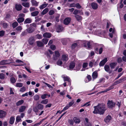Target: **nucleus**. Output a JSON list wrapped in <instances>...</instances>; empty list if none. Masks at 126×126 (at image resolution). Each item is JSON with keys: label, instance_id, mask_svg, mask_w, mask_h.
<instances>
[{"label": "nucleus", "instance_id": "f257e3e1", "mask_svg": "<svg viewBox=\"0 0 126 126\" xmlns=\"http://www.w3.org/2000/svg\"><path fill=\"white\" fill-rule=\"evenodd\" d=\"M94 110L93 112L94 114H103L106 110L105 105L103 104H99L97 106L94 107Z\"/></svg>", "mask_w": 126, "mask_h": 126}, {"label": "nucleus", "instance_id": "f03ea898", "mask_svg": "<svg viewBox=\"0 0 126 126\" xmlns=\"http://www.w3.org/2000/svg\"><path fill=\"white\" fill-rule=\"evenodd\" d=\"M108 107L110 109H112L115 107V103L112 101L109 100L107 103Z\"/></svg>", "mask_w": 126, "mask_h": 126}, {"label": "nucleus", "instance_id": "7ed1b4c3", "mask_svg": "<svg viewBox=\"0 0 126 126\" xmlns=\"http://www.w3.org/2000/svg\"><path fill=\"white\" fill-rule=\"evenodd\" d=\"M74 103V102L73 101H72L71 102H70L65 107L63 110H62V111H64L65 110L67 109L69 107L71 106Z\"/></svg>", "mask_w": 126, "mask_h": 126}, {"label": "nucleus", "instance_id": "20e7f679", "mask_svg": "<svg viewBox=\"0 0 126 126\" xmlns=\"http://www.w3.org/2000/svg\"><path fill=\"white\" fill-rule=\"evenodd\" d=\"M71 21V18L69 17L65 18L63 20V23L65 25H68L69 24Z\"/></svg>", "mask_w": 126, "mask_h": 126}, {"label": "nucleus", "instance_id": "39448f33", "mask_svg": "<svg viewBox=\"0 0 126 126\" xmlns=\"http://www.w3.org/2000/svg\"><path fill=\"white\" fill-rule=\"evenodd\" d=\"M104 69L106 72H108L110 74L112 72V70H110V67L108 65H105L104 66Z\"/></svg>", "mask_w": 126, "mask_h": 126}, {"label": "nucleus", "instance_id": "423d86ee", "mask_svg": "<svg viewBox=\"0 0 126 126\" xmlns=\"http://www.w3.org/2000/svg\"><path fill=\"white\" fill-rule=\"evenodd\" d=\"M111 119V117L109 115L107 116L104 119V121L106 123L109 122Z\"/></svg>", "mask_w": 126, "mask_h": 126}, {"label": "nucleus", "instance_id": "0eeeda50", "mask_svg": "<svg viewBox=\"0 0 126 126\" xmlns=\"http://www.w3.org/2000/svg\"><path fill=\"white\" fill-rule=\"evenodd\" d=\"M55 54L53 55V58L54 60H56L60 56V53L58 51H55Z\"/></svg>", "mask_w": 126, "mask_h": 126}, {"label": "nucleus", "instance_id": "6e6552de", "mask_svg": "<svg viewBox=\"0 0 126 126\" xmlns=\"http://www.w3.org/2000/svg\"><path fill=\"white\" fill-rule=\"evenodd\" d=\"M91 6L92 9L94 10H96L98 8L97 4L96 3L94 2H93L91 3Z\"/></svg>", "mask_w": 126, "mask_h": 126}, {"label": "nucleus", "instance_id": "1a4fd4ad", "mask_svg": "<svg viewBox=\"0 0 126 126\" xmlns=\"http://www.w3.org/2000/svg\"><path fill=\"white\" fill-rule=\"evenodd\" d=\"M107 61V58H105L104 59L101 61L99 63L100 66H103Z\"/></svg>", "mask_w": 126, "mask_h": 126}, {"label": "nucleus", "instance_id": "9d476101", "mask_svg": "<svg viewBox=\"0 0 126 126\" xmlns=\"http://www.w3.org/2000/svg\"><path fill=\"white\" fill-rule=\"evenodd\" d=\"M126 80V77L122 78L120 79L119 80H117L116 81L115 83L116 84H119L120 83L124 80Z\"/></svg>", "mask_w": 126, "mask_h": 126}, {"label": "nucleus", "instance_id": "9b49d317", "mask_svg": "<svg viewBox=\"0 0 126 126\" xmlns=\"http://www.w3.org/2000/svg\"><path fill=\"white\" fill-rule=\"evenodd\" d=\"M48 9L46 8L44 9L43 11L41 13V16H43V15L46 14L48 11Z\"/></svg>", "mask_w": 126, "mask_h": 126}, {"label": "nucleus", "instance_id": "f8f14e48", "mask_svg": "<svg viewBox=\"0 0 126 126\" xmlns=\"http://www.w3.org/2000/svg\"><path fill=\"white\" fill-rule=\"evenodd\" d=\"M6 112L2 110H0V118H2L5 116Z\"/></svg>", "mask_w": 126, "mask_h": 126}, {"label": "nucleus", "instance_id": "ddd939ff", "mask_svg": "<svg viewBox=\"0 0 126 126\" xmlns=\"http://www.w3.org/2000/svg\"><path fill=\"white\" fill-rule=\"evenodd\" d=\"M15 8L16 10L20 11L22 9V6L20 4H16L15 5Z\"/></svg>", "mask_w": 126, "mask_h": 126}, {"label": "nucleus", "instance_id": "4468645a", "mask_svg": "<svg viewBox=\"0 0 126 126\" xmlns=\"http://www.w3.org/2000/svg\"><path fill=\"white\" fill-rule=\"evenodd\" d=\"M31 2L32 6L36 7L38 5V2H37L36 0H31Z\"/></svg>", "mask_w": 126, "mask_h": 126}, {"label": "nucleus", "instance_id": "2eb2a0df", "mask_svg": "<svg viewBox=\"0 0 126 126\" xmlns=\"http://www.w3.org/2000/svg\"><path fill=\"white\" fill-rule=\"evenodd\" d=\"M29 43L31 45H32L33 44L34 42V38L33 37H30L29 39Z\"/></svg>", "mask_w": 126, "mask_h": 126}, {"label": "nucleus", "instance_id": "dca6fc26", "mask_svg": "<svg viewBox=\"0 0 126 126\" xmlns=\"http://www.w3.org/2000/svg\"><path fill=\"white\" fill-rule=\"evenodd\" d=\"M26 108V107L25 106H22L19 108V111L20 112H22L24 111Z\"/></svg>", "mask_w": 126, "mask_h": 126}, {"label": "nucleus", "instance_id": "f3484780", "mask_svg": "<svg viewBox=\"0 0 126 126\" xmlns=\"http://www.w3.org/2000/svg\"><path fill=\"white\" fill-rule=\"evenodd\" d=\"M117 63H116L113 62L110 63V66L111 69L114 68L115 66L117 65Z\"/></svg>", "mask_w": 126, "mask_h": 126}, {"label": "nucleus", "instance_id": "a211bd4d", "mask_svg": "<svg viewBox=\"0 0 126 126\" xmlns=\"http://www.w3.org/2000/svg\"><path fill=\"white\" fill-rule=\"evenodd\" d=\"M32 22V20L31 18H28L25 19V21H24V24L30 23H31Z\"/></svg>", "mask_w": 126, "mask_h": 126}, {"label": "nucleus", "instance_id": "6ab92c4d", "mask_svg": "<svg viewBox=\"0 0 126 126\" xmlns=\"http://www.w3.org/2000/svg\"><path fill=\"white\" fill-rule=\"evenodd\" d=\"M48 3H46L45 2H44V3L41 5L39 7V8L40 9H43L46 7L48 5Z\"/></svg>", "mask_w": 126, "mask_h": 126}, {"label": "nucleus", "instance_id": "aec40b11", "mask_svg": "<svg viewBox=\"0 0 126 126\" xmlns=\"http://www.w3.org/2000/svg\"><path fill=\"white\" fill-rule=\"evenodd\" d=\"M43 37L47 38H49L51 37V34L50 33L46 32L43 34Z\"/></svg>", "mask_w": 126, "mask_h": 126}, {"label": "nucleus", "instance_id": "412c9836", "mask_svg": "<svg viewBox=\"0 0 126 126\" xmlns=\"http://www.w3.org/2000/svg\"><path fill=\"white\" fill-rule=\"evenodd\" d=\"M39 13V11H36L31 13V15L32 16H34L37 15Z\"/></svg>", "mask_w": 126, "mask_h": 126}, {"label": "nucleus", "instance_id": "4be33fe9", "mask_svg": "<svg viewBox=\"0 0 126 126\" xmlns=\"http://www.w3.org/2000/svg\"><path fill=\"white\" fill-rule=\"evenodd\" d=\"M75 63L74 62H71L70 63L69 66V68L70 69H73L75 66Z\"/></svg>", "mask_w": 126, "mask_h": 126}, {"label": "nucleus", "instance_id": "5701e85b", "mask_svg": "<svg viewBox=\"0 0 126 126\" xmlns=\"http://www.w3.org/2000/svg\"><path fill=\"white\" fill-rule=\"evenodd\" d=\"M22 5L28 8L30 7V4L29 2H23L22 3Z\"/></svg>", "mask_w": 126, "mask_h": 126}, {"label": "nucleus", "instance_id": "b1692460", "mask_svg": "<svg viewBox=\"0 0 126 126\" xmlns=\"http://www.w3.org/2000/svg\"><path fill=\"white\" fill-rule=\"evenodd\" d=\"M98 74L96 72L94 71L93 72L92 75V77L93 79H95L96 78Z\"/></svg>", "mask_w": 126, "mask_h": 126}, {"label": "nucleus", "instance_id": "393cba45", "mask_svg": "<svg viewBox=\"0 0 126 126\" xmlns=\"http://www.w3.org/2000/svg\"><path fill=\"white\" fill-rule=\"evenodd\" d=\"M16 79L13 77H11L10 79V81L12 84H14L16 81Z\"/></svg>", "mask_w": 126, "mask_h": 126}, {"label": "nucleus", "instance_id": "a878e982", "mask_svg": "<svg viewBox=\"0 0 126 126\" xmlns=\"http://www.w3.org/2000/svg\"><path fill=\"white\" fill-rule=\"evenodd\" d=\"M24 20V18L23 17H19L17 18V21L19 23H20L23 22Z\"/></svg>", "mask_w": 126, "mask_h": 126}, {"label": "nucleus", "instance_id": "bb28decb", "mask_svg": "<svg viewBox=\"0 0 126 126\" xmlns=\"http://www.w3.org/2000/svg\"><path fill=\"white\" fill-rule=\"evenodd\" d=\"M64 79V81H67L69 82H70L71 81V80H70L69 78L67 76H64L63 77Z\"/></svg>", "mask_w": 126, "mask_h": 126}, {"label": "nucleus", "instance_id": "cd10ccee", "mask_svg": "<svg viewBox=\"0 0 126 126\" xmlns=\"http://www.w3.org/2000/svg\"><path fill=\"white\" fill-rule=\"evenodd\" d=\"M74 122L76 123L79 124L80 122V120L79 119L76 117H74L73 119Z\"/></svg>", "mask_w": 126, "mask_h": 126}, {"label": "nucleus", "instance_id": "c85d7f7f", "mask_svg": "<svg viewBox=\"0 0 126 126\" xmlns=\"http://www.w3.org/2000/svg\"><path fill=\"white\" fill-rule=\"evenodd\" d=\"M75 17L77 20L78 21L81 20L82 19V17L81 16L79 15H76L75 16Z\"/></svg>", "mask_w": 126, "mask_h": 126}, {"label": "nucleus", "instance_id": "c756f323", "mask_svg": "<svg viewBox=\"0 0 126 126\" xmlns=\"http://www.w3.org/2000/svg\"><path fill=\"white\" fill-rule=\"evenodd\" d=\"M15 118L13 117H11L10 119L9 123L11 124H13L14 122Z\"/></svg>", "mask_w": 126, "mask_h": 126}, {"label": "nucleus", "instance_id": "7c9ffc66", "mask_svg": "<svg viewBox=\"0 0 126 126\" xmlns=\"http://www.w3.org/2000/svg\"><path fill=\"white\" fill-rule=\"evenodd\" d=\"M16 120L15 122L16 124L18 122L22 121V120L20 118V117L19 116H16Z\"/></svg>", "mask_w": 126, "mask_h": 126}, {"label": "nucleus", "instance_id": "2f4dec72", "mask_svg": "<svg viewBox=\"0 0 126 126\" xmlns=\"http://www.w3.org/2000/svg\"><path fill=\"white\" fill-rule=\"evenodd\" d=\"M62 59L63 61L66 62L68 60V58L66 55H63L62 56Z\"/></svg>", "mask_w": 126, "mask_h": 126}, {"label": "nucleus", "instance_id": "473e14b6", "mask_svg": "<svg viewBox=\"0 0 126 126\" xmlns=\"http://www.w3.org/2000/svg\"><path fill=\"white\" fill-rule=\"evenodd\" d=\"M37 45L39 47H42L44 45V44L42 42L38 41L37 42Z\"/></svg>", "mask_w": 126, "mask_h": 126}, {"label": "nucleus", "instance_id": "72a5a7b5", "mask_svg": "<svg viewBox=\"0 0 126 126\" xmlns=\"http://www.w3.org/2000/svg\"><path fill=\"white\" fill-rule=\"evenodd\" d=\"M113 88V87L112 86H110L108 88L106 89V90H105L104 91H102L100 92V93H104L105 92H106L107 91H110L111 89H112Z\"/></svg>", "mask_w": 126, "mask_h": 126}, {"label": "nucleus", "instance_id": "f704fd0d", "mask_svg": "<svg viewBox=\"0 0 126 126\" xmlns=\"http://www.w3.org/2000/svg\"><path fill=\"white\" fill-rule=\"evenodd\" d=\"M36 106L38 110H43L44 108V106L43 105L41 104H38Z\"/></svg>", "mask_w": 126, "mask_h": 126}, {"label": "nucleus", "instance_id": "c9c22d12", "mask_svg": "<svg viewBox=\"0 0 126 126\" xmlns=\"http://www.w3.org/2000/svg\"><path fill=\"white\" fill-rule=\"evenodd\" d=\"M23 86V84L21 82H18L16 83V86L17 87H22Z\"/></svg>", "mask_w": 126, "mask_h": 126}, {"label": "nucleus", "instance_id": "e433bc0d", "mask_svg": "<svg viewBox=\"0 0 126 126\" xmlns=\"http://www.w3.org/2000/svg\"><path fill=\"white\" fill-rule=\"evenodd\" d=\"M23 102L24 101L23 100H20L16 103V105L17 106H19L23 104Z\"/></svg>", "mask_w": 126, "mask_h": 126}, {"label": "nucleus", "instance_id": "4c0bfd02", "mask_svg": "<svg viewBox=\"0 0 126 126\" xmlns=\"http://www.w3.org/2000/svg\"><path fill=\"white\" fill-rule=\"evenodd\" d=\"M18 25V23L16 21L13 23L12 24V26L13 28H15Z\"/></svg>", "mask_w": 126, "mask_h": 126}, {"label": "nucleus", "instance_id": "58836bf2", "mask_svg": "<svg viewBox=\"0 0 126 126\" xmlns=\"http://www.w3.org/2000/svg\"><path fill=\"white\" fill-rule=\"evenodd\" d=\"M40 98V97L38 95H35L33 97V98L36 101L38 100Z\"/></svg>", "mask_w": 126, "mask_h": 126}, {"label": "nucleus", "instance_id": "ea45409f", "mask_svg": "<svg viewBox=\"0 0 126 126\" xmlns=\"http://www.w3.org/2000/svg\"><path fill=\"white\" fill-rule=\"evenodd\" d=\"M48 101L47 99H44L42 101L41 103L43 104H46L48 103Z\"/></svg>", "mask_w": 126, "mask_h": 126}, {"label": "nucleus", "instance_id": "a19ab883", "mask_svg": "<svg viewBox=\"0 0 126 126\" xmlns=\"http://www.w3.org/2000/svg\"><path fill=\"white\" fill-rule=\"evenodd\" d=\"M48 40L46 38H44L42 39V41L45 44H47L48 41Z\"/></svg>", "mask_w": 126, "mask_h": 126}, {"label": "nucleus", "instance_id": "79ce46f5", "mask_svg": "<svg viewBox=\"0 0 126 126\" xmlns=\"http://www.w3.org/2000/svg\"><path fill=\"white\" fill-rule=\"evenodd\" d=\"M35 37L37 39H41L42 38V36L39 34H37L35 36Z\"/></svg>", "mask_w": 126, "mask_h": 126}, {"label": "nucleus", "instance_id": "37998d69", "mask_svg": "<svg viewBox=\"0 0 126 126\" xmlns=\"http://www.w3.org/2000/svg\"><path fill=\"white\" fill-rule=\"evenodd\" d=\"M27 32H33L34 31L33 28L31 27L27 29Z\"/></svg>", "mask_w": 126, "mask_h": 126}, {"label": "nucleus", "instance_id": "c03bdc74", "mask_svg": "<svg viewBox=\"0 0 126 126\" xmlns=\"http://www.w3.org/2000/svg\"><path fill=\"white\" fill-rule=\"evenodd\" d=\"M62 64V62L61 60H59L57 62V64L61 66Z\"/></svg>", "mask_w": 126, "mask_h": 126}, {"label": "nucleus", "instance_id": "a18cd8bd", "mask_svg": "<svg viewBox=\"0 0 126 126\" xmlns=\"http://www.w3.org/2000/svg\"><path fill=\"white\" fill-rule=\"evenodd\" d=\"M5 75L3 73H0V79H4L5 77Z\"/></svg>", "mask_w": 126, "mask_h": 126}, {"label": "nucleus", "instance_id": "49530a36", "mask_svg": "<svg viewBox=\"0 0 126 126\" xmlns=\"http://www.w3.org/2000/svg\"><path fill=\"white\" fill-rule=\"evenodd\" d=\"M47 96V94H44L41 95V97L42 99H44L46 98V96Z\"/></svg>", "mask_w": 126, "mask_h": 126}, {"label": "nucleus", "instance_id": "de8ad7c7", "mask_svg": "<svg viewBox=\"0 0 126 126\" xmlns=\"http://www.w3.org/2000/svg\"><path fill=\"white\" fill-rule=\"evenodd\" d=\"M16 30L17 31H20L22 29V28L21 26H19L16 28Z\"/></svg>", "mask_w": 126, "mask_h": 126}, {"label": "nucleus", "instance_id": "09e8293b", "mask_svg": "<svg viewBox=\"0 0 126 126\" xmlns=\"http://www.w3.org/2000/svg\"><path fill=\"white\" fill-rule=\"evenodd\" d=\"M33 111L36 113L38 111V109L37 106L34 107L33 109Z\"/></svg>", "mask_w": 126, "mask_h": 126}, {"label": "nucleus", "instance_id": "8fccbe9b", "mask_svg": "<svg viewBox=\"0 0 126 126\" xmlns=\"http://www.w3.org/2000/svg\"><path fill=\"white\" fill-rule=\"evenodd\" d=\"M25 90V88L24 87H23L20 89V91L21 92H24Z\"/></svg>", "mask_w": 126, "mask_h": 126}, {"label": "nucleus", "instance_id": "3c124183", "mask_svg": "<svg viewBox=\"0 0 126 126\" xmlns=\"http://www.w3.org/2000/svg\"><path fill=\"white\" fill-rule=\"evenodd\" d=\"M55 13L54 11L53 10H50L49 12V14L50 15H53Z\"/></svg>", "mask_w": 126, "mask_h": 126}, {"label": "nucleus", "instance_id": "603ef678", "mask_svg": "<svg viewBox=\"0 0 126 126\" xmlns=\"http://www.w3.org/2000/svg\"><path fill=\"white\" fill-rule=\"evenodd\" d=\"M50 48L52 50H54L56 49L55 46L53 45H52L50 46Z\"/></svg>", "mask_w": 126, "mask_h": 126}, {"label": "nucleus", "instance_id": "864d4df0", "mask_svg": "<svg viewBox=\"0 0 126 126\" xmlns=\"http://www.w3.org/2000/svg\"><path fill=\"white\" fill-rule=\"evenodd\" d=\"M75 7L77 8L80 9L81 8V6L80 5L79 3H78L76 4Z\"/></svg>", "mask_w": 126, "mask_h": 126}, {"label": "nucleus", "instance_id": "5fc2aeb1", "mask_svg": "<svg viewBox=\"0 0 126 126\" xmlns=\"http://www.w3.org/2000/svg\"><path fill=\"white\" fill-rule=\"evenodd\" d=\"M57 28L59 30H61L63 29V28L62 26L60 25H58L57 26Z\"/></svg>", "mask_w": 126, "mask_h": 126}, {"label": "nucleus", "instance_id": "6e6d98bb", "mask_svg": "<svg viewBox=\"0 0 126 126\" xmlns=\"http://www.w3.org/2000/svg\"><path fill=\"white\" fill-rule=\"evenodd\" d=\"M30 12H32L33 11H35V8L33 7H31L30 8Z\"/></svg>", "mask_w": 126, "mask_h": 126}, {"label": "nucleus", "instance_id": "4d7b16f0", "mask_svg": "<svg viewBox=\"0 0 126 126\" xmlns=\"http://www.w3.org/2000/svg\"><path fill=\"white\" fill-rule=\"evenodd\" d=\"M92 41H89L87 43V45L88 46V48H91V46L90 45V44L91 43H92Z\"/></svg>", "mask_w": 126, "mask_h": 126}, {"label": "nucleus", "instance_id": "13d9d810", "mask_svg": "<svg viewBox=\"0 0 126 126\" xmlns=\"http://www.w3.org/2000/svg\"><path fill=\"white\" fill-rule=\"evenodd\" d=\"M1 63L2 65L6 64L7 61L6 60H3L1 61Z\"/></svg>", "mask_w": 126, "mask_h": 126}, {"label": "nucleus", "instance_id": "bf43d9fd", "mask_svg": "<svg viewBox=\"0 0 126 126\" xmlns=\"http://www.w3.org/2000/svg\"><path fill=\"white\" fill-rule=\"evenodd\" d=\"M77 44L76 43H74L73 44L72 46V48L73 49H74L77 46Z\"/></svg>", "mask_w": 126, "mask_h": 126}, {"label": "nucleus", "instance_id": "052dcab7", "mask_svg": "<svg viewBox=\"0 0 126 126\" xmlns=\"http://www.w3.org/2000/svg\"><path fill=\"white\" fill-rule=\"evenodd\" d=\"M3 27L4 28H7L8 27V25L7 23H2Z\"/></svg>", "mask_w": 126, "mask_h": 126}, {"label": "nucleus", "instance_id": "680f3d73", "mask_svg": "<svg viewBox=\"0 0 126 126\" xmlns=\"http://www.w3.org/2000/svg\"><path fill=\"white\" fill-rule=\"evenodd\" d=\"M90 101H89L85 103L84 104V105L83 106H88L90 105V104L89 103Z\"/></svg>", "mask_w": 126, "mask_h": 126}, {"label": "nucleus", "instance_id": "e2e57ef3", "mask_svg": "<svg viewBox=\"0 0 126 126\" xmlns=\"http://www.w3.org/2000/svg\"><path fill=\"white\" fill-rule=\"evenodd\" d=\"M94 61V60H93L91 62L89 63V66L91 67H92L93 66V63Z\"/></svg>", "mask_w": 126, "mask_h": 126}, {"label": "nucleus", "instance_id": "0e129e2a", "mask_svg": "<svg viewBox=\"0 0 126 126\" xmlns=\"http://www.w3.org/2000/svg\"><path fill=\"white\" fill-rule=\"evenodd\" d=\"M79 11H78V10H76L74 11L73 12V14L75 15H77L79 13Z\"/></svg>", "mask_w": 126, "mask_h": 126}, {"label": "nucleus", "instance_id": "69168bd1", "mask_svg": "<svg viewBox=\"0 0 126 126\" xmlns=\"http://www.w3.org/2000/svg\"><path fill=\"white\" fill-rule=\"evenodd\" d=\"M88 64L87 63H84L83 64V68H85L87 67Z\"/></svg>", "mask_w": 126, "mask_h": 126}, {"label": "nucleus", "instance_id": "338daca9", "mask_svg": "<svg viewBox=\"0 0 126 126\" xmlns=\"http://www.w3.org/2000/svg\"><path fill=\"white\" fill-rule=\"evenodd\" d=\"M95 33L94 34L95 35H96L99 36H101V33L100 32H94Z\"/></svg>", "mask_w": 126, "mask_h": 126}, {"label": "nucleus", "instance_id": "774afa93", "mask_svg": "<svg viewBox=\"0 0 126 126\" xmlns=\"http://www.w3.org/2000/svg\"><path fill=\"white\" fill-rule=\"evenodd\" d=\"M117 62L119 63H121L122 62V59L121 58H119L117 60Z\"/></svg>", "mask_w": 126, "mask_h": 126}]
</instances>
